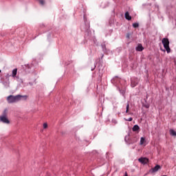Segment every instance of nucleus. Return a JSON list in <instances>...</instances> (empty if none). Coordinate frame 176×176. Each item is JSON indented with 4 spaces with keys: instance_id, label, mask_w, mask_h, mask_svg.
<instances>
[{
    "instance_id": "f257e3e1",
    "label": "nucleus",
    "mask_w": 176,
    "mask_h": 176,
    "mask_svg": "<svg viewBox=\"0 0 176 176\" xmlns=\"http://www.w3.org/2000/svg\"><path fill=\"white\" fill-rule=\"evenodd\" d=\"M21 98H25V100H27L28 98V96H21V95H16V96H9L7 98V101L8 104H13L14 102H17V101H20Z\"/></svg>"
},
{
    "instance_id": "f03ea898",
    "label": "nucleus",
    "mask_w": 176,
    "mask_h": 176,
    "mask_svg": "<svg viewBox=\"0 0 176 176\" xmlns=\"http://www.w3.org/2000/svg\"><path fill=\"white\" fill-rule=\"evenodd\" d=\"M162 42L167 53H170L171 50L170 49V41H168V38H162Z\"/></svg>"
},
{
    "instance_id": "7ed1b4c3",
    "label": "nucleus",
    "mask_w": 176,
    "mask_h": 176,
    "mask_svg": "<svg viewBox=\"0 0 176 176\" xmlns=\"http://www.w3.org/2000/svg\"><path fill=\"white\" fill-rule=\"evenodd\" d=\"M125 141L127 144H135L137 141H138V137L133 136L132 138H129V136L125 137Z\"/></svg>"
},
{
    "instance_id": "20e7f679",
    "label": "nucleus",
    "mask_w": 176,
    "mask_h": 176,
    "mask_svg": "<svg viewBox=\"0 0 176 176\" xmlns=\"http://www.w3.org/2000/svg\"><path fill=\"white\" fill-rule=\"evenodd\" d=\"M0 122H1V123H4L5 124H9L10 123V121L9 119H8V116L6 114L0 116Z\"/></svg>"
},
{
    "instance_id": "39448f33",
    "label": "nucleus",
    "mask_w": 176,
    "mask_h": 176,
    "mask_svg": "<svg viewBox=\"0 0 176 176\" xmlns=\"http://www.w3.org/2000/svg\"><path fill=\"white\" fill-rule=\"evenodd\" d=\"M138 78H133L131 80V87H135L138 85Z\"/></svg>"
},
{
    "instance_id": "423d86ee",
    "label": "nucleus",
    "mask_w": 176,
    "mask_h": 176,
    "mask_svg": "<svg viewBox=\"0 0 176 176\" xmlns=\"http://www.w3.org/2000/svg\"><path fill=\"white\" fill-rule=\"evenodd\" d=\"M138 162L142 163V164H146L149 162V159L146 157H140L138 159Z\"/></svg>"
},
{
    "instance_id": "0eeeda50",
    "label": "nucleus",
    "mask_w": 176,
    "mask_h": 176,
    "mask_svg": "<svg viewBox=\"0 0 176 176\" xmlns=\"http://www.w3.org/2000/svg\"><path fill=\"white\" fill-rule=\"evenodd\" d=\"M160 170V165H156L154 168H151L150 170V173L153 174V173H156Z\"/></svg>"
},
{
    "instance_id": "6e6552de",
    "label": "nucleus",
    "mask_w": 176,
    "mask_h": 176,
    "mask_svg": "<svg viewBox=\"0 0 176 176\" xmlns=\"http://www.w3.org/2000/svg\"><path fill=\"white\" fill-rule=\"evenodd\" d=\"M135 50L137 52H142V50H144V47H142V44L139 43L136 47Z\"/></svg>"
},
{
    "instance_id": "1a4fd4ad",
    "label": "nucleus",
    "mask_w": 176,
    "mask_h": 176,
    "mask_svg": "<svg viewBox=\"0 0 176 176\" xmlns=\"http://www.w3.org/2000/svg\"><path fill=\"white\" fill-rule=\"evenodd\" d=\"M125 19L129 21L131 20V16H130L129 12H125Z\"/></svg>"
},
{
    "instance_id": "9d476101",
    "label": "nucleus",
    "mask_w": 176,
    "mask_h": 176,
    "mask_svg": "<svg viewBox=\"0 0 176 176\" xmlns=\"http://www.w3.org/2000/svg\"><path fill=\"white\" fill-rule=\"evenodd\" d=\"M132 130L133 131H138V130H140V126L138 125H134Z\"/></svg>"
},
{
    "instance_id": "9b49d317",
    "label": "nucleus",
    "mask_w": 176,
    "mask_h": 176,
    "mask_svg": "<svg viewBox=\"0 0 176 176\" xmlns=\"http://www.w3.org/2000/svg\"><path fill=\"white\" fill-rule=\"evenodd\" d=\"M16 75H17V69H14L12 70V77L13 78L16 77Z\"/></svg>"
},
{
    "instance_id": "f8f14e48",
    "label": "nucleus",
    "mask_w": 176,
    "mask_h": 176,
    "mask_svg": "<svg viewBox=\"0 0 176 176\" xmlns=\"http://www.w3.org/2000/svg\"><path fill=\"white\" fill-rule=\"evenodd\" d=\"M145 144V138H141L140 139V145H144Z\"/></svg>"
},
{
    "instance_id": "ddd939ff",
    "label": "nucleus",
    "mask_w": 176,
    "mask_h": 176,
    "mask_svg": "<svg viewBox=\"0 0 176 176\" xmlns=\"http://www.w3.org/2000/svg\"><path fill=\"white\" fill-rule=\"evenodd\" d=\"M138 27H140V24H138L137 23H133V28H138Z\"/></svg>"
},
{
    "instance_id": "4468645a",
    "label": "nucleus",
    "mask_w": 176,
    "mask_h": 176,
    "mask_svg": "<svg viewBox=\"0 0 176 176\" xmlns=\"http://www.w3.org/2000/svg\"><path fill=\"white\" fill-rule=\"evenodd\" d=\"M129 108H130V104L128 103L126 107V113H129Z\"/></svg>"
},
{
    "instance_id": "2eb2a0df",
    "label": "nucleus",
    "mask_w": 176,
    "mask_h": 176,
    "mask_svg": "<svg viewBox=\"0 0 176 176\" xmlns=\"http://www.w3.org/2000/svg\"><path fill=\"white\" fill-rule=\"evenodd\" d=\"M38 2H39V3H40V5H45V1H43V0H38Z\"/></svg>"
},
{
    "instance_id": "dca6fc26",
    "label": "nucleus",
    "mask_w": 176,
    "mask_h": 176,
    "mask_svg": "<svg viewBox=\"0 0 176 176\" xmlns=\"http://www.w3.org/2000/svg\"><path fill=\"white\" fill-rule=\"evenodd\" d=\"M170 134L171 135H176V132L174 130H170Z\"/></svg>"
},
{
    "instance_id": "f3484780",
    "label": "nucleus",
    "mask_w": 176,
    "mask_h": 176,
    "mask_svg": "<svg viewBox=\"0 0 176 176\" xmlns=\"http://www.w3.org/2000/svg\"><path fill=\"white\" fill-rule=\"evenodd\" d=\"M43 126V129H47V123H44Z\"/></svg>"
},
{
    "instance_id": "a211bd4d",
    "label": "nucleus",
    "mask_w": 176,
    "mask_h": 176,
    "mask_svg": "<svg viewBox=\"0 0 176 176\" xmlns=\"http://www.w3.org/2000/svg\"><path fill=\"white\" fill-rule=\"evenodd\" d=\"M129 122H131L133 121V118H129V120H128Z\"/></svg>"
},
{
    "instance_id": "6ab92c4d",
    "label": "nucleus",
    "mask_w": 176,
    "mask_h": 176,
    "mask_svg": "<svg viewBox=\"0 0 176 176\" xmlns=\"http://www.w3.org/2000/svg\"><path fill=\"white\" fill-rule=\"evenodd\" d=\"M145 107H146V108H149V106H148V105H146Z\"/></svg>"
},
{
    "instance_id": "aec40b11",
    "label": "nucleus",
    "mask_w": 176,
    "mask_h": 176,
    "mask_svg": "<svg viewBox=\"0 0 176 176\" xmlns=\"http://www.w3.org/2000/svg\"><path fill=\"white\" fill-rule=\"evenodd\" d=\"M125 176H127V173H125Z\"/></svg>"
},
{
    "instance_id": "412c9836",
    "label": "nucleus",
    "mask_w": 176,
    "mask_h": 176,
    "mask_svg": "<svg viewBox=\"0 0 176 176\" xmlns=\"http://www.w3.org/2000/svg\"><path fill=\"white\" fill-rule=\"evenodd\" d=\"M0 74H1V70H0Z\"/></svg>"
}]
</instances>
